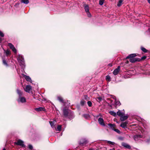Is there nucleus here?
Instances as JSON below:
<instances>
[{"label":"nucleus","instance_id":"1","mask_svg":"<svg viewBox=\"0 0 150 150\" xmlns=\"http://www.w3.org/2000/svg\"><path fill=\"white\" fill-rule=\"evenodd\" d=\"M63 114L66 117H68L70 119H72L74 117L73 112L65 108L63 109Z\"/></svg>","mask_w":150,"mask_h":150},{"label":"nucleus","instance_id":"2","mask_svg":"<svg viewBox=\"0 0 150 150\" xmlns=\"http://www.w3.org/2000/svg\"><path fill=\"white\" fill-rule=\"evenodd\" d=\"M17 60L20 66L23 67L24 66V62L23 56L20 54L18 55L17 58Z\"/></svg>","mask_w":150,"mask_h":150},{"label":"nucleus","instance_id":"3","mask_svg":"<svg viewBox=\"0 0 150 150\" xmlns=\"http://www.w3.org/2000/svg\"><path fill=\"white\" fill-rule=\"evenodd\" d=\"M88 141L86 139L82 138L81 139L79 142V144L82 146H85L87 143Z\"/></svg>","mask_w":150,"mask_h":150},{"label":"nucleus","instance_id":"4","mask_svg":"<svg viewBox=\"0 0 150 150\" xmlns=\"http://www.w3.org/2000/svg\"><path fill=\"white\" fill-rule=\"evenodd\" d=\"M15 143L17 145H20L22 147H25V146L24 144V142L23 141L21 140H18V141Z\"/></svg>","mask_w":150,"mask_h":150},{"label":"nucleus","instance_id":"5","mask_svg":"<svg viewBox=\"0 0 150 150\" xmlns=\"http://www.w3.org/2000/svg\"><path fill=\"white\" fill-rule=\"evenodd\" d=\"M140 60L139 58H131L130 59L129 61L132 63H134L137 61H139Z\"/></svg>","mask_w":150,"mask_h":150},{"label":"nucleus","instance_id":"6","mask_svg":"<svg viewBox=\"0 0 150 150\" xmlns=\"http://www.w3.org/2000/svg\"><path fill=\"white\" fill-rule=\"evenodd\" d=\"M18 102H21L22 103H25L26 102V100L25 98L23 97H19L18 100Z\"/></svg>","mask_w":150,"mask_h":150},{"label":"nucleus","instance_id":"7","mask_svg":"<svg viewBox=\"0 0 150 150\" xmlns=\"http://www.w3.org/2000/svg\"><path fill=\"white\" fill-rule=\"evenodd\" d=\"M98 122L100 125L103 126H105V125L104 123V120L102 118L100 117L98 118Z\"/></svg>","mask_w":150,"mask_h":150},{"label":"nucleus","instance_id":"8","mask_svg":"<svg viewBox=\"0 0 150 150\" xmlns=\"http://www.w3.org/2000/svg\"><path fill=\"white\" fill-rule=\"evenodd\" d=\"M120 70V67L118 66L117 68L115 69L113 71V73L114 75H117L119 72Z\"/></svg>","mask_w":150,"mask_h":150},{"label":"nucleus","instance_id":"9","mask_svg":"<svg viewBox=\"0 0 150 150\" xmlns=\"http://www.w3.org/2000/svg\"><path fill=\"white\" fill-rule=\"evenodd\" d=\"M128 124V122L126 121L124 122H122L121 123L120 126L122 128H127V125Z\"/></svg>","mask_w":150,"mask_h":150},{"label":"nucleus","instance_id":"10","mask_svg":"<svg viewBox=\"0 0 150 150\" xmlns=\"http://www.w3.org/2000/svg\"><path fill=\"white\" fill-rule=\"evenodd\" d=\"M22 75L25 77V79L27 81H29L30 82L32 83V81L30 78L29 76L25 75L23 74H22Z\"/></svg>","mask_w":150,"mask_h":150},{"label":"nucleus","instance_id":"11","mask_svg":"<svg viewBox=\"0 0 150 150\" xmlns=\"http://www.w3.org/2000/svg\"><path fill=\"white\" fill-rule=\"evenodd\" d=\"M31 89V87L30 85L26 86L25 89V91L28 93H29Z\"/></svg>","mask_w":150,"mask_h":150},{"label":"nucleus","instance_id":"12","mask_svg":"<svg viewBox=\"0 0 150 150\" xmlns=\"http://www.w3.org/2000/svg\"><path fill=\"white\" fill-rule=\"evenodd\" d=\"M50 123V125L51 127L53 128H55V124L56 122L55 120H53L52 121H50L49 122Z\"/></svg>","mask_w":150,"mask_h":150},{"label":"nucleus","instance_id":"13","mask_svg":"<svg viewBox=\"0 0 150 150\" xmlns=\"http://www.w3.org/2000/svg\"><path fill=\"white\" fill-rule=\"evenodd\" d=\"M122 145L124 147L128 149H130L131 148L130 146L127 143L125 142H122Z\"/></svg>","mask_w":150,"mask_h":150},{"label":"nucleus","instance_id":"14","mask_svg":"<svg viewBox=\"0 0 150 150\" xmlns=\"http://www.w3.org/2000/svg\"><path fill=\"white\" fill-rule=\"evenodd\" d=\"M35 110L38 112L40 111H45V109L44 107H40L35 108Z\"/></svg>","mask_w":150,"mask_h":150},{"label":"nucleus","instance_id":"15","mask_svg":"<svg viewBox=\"0 0 150 150\" xmlns=\"http://www.w3.org/2000/svg\"><path fill=\"white\" fill-rule=\"evenodd\" d=\"M136 56V55L135 54H130L129 55L127 56L126 58V59H130L131 58H134Z\"/></svg>","mask_w":150,"mask_h":150},{"label":"nucleus","instance_id":"16","mask_svg":"<svg viewBox=\"0 0 150 150\" xmlns=\"http://www.w3.org/2000/svg\"><path fill=\"white\" fill-rule=\"evenodd\" d=\"M142 137V136L141 135H136L134 137V139L135 141L138 140L139 139Z\"/></svg>","mask_w":150,"mask_h":150},{"label":"nucleus","instance_id":"17","mask_svg":"<svg viewBox=\"0 0 150 150\" xmlns=\"http://www.w3.org/2000/svg\"><path fill=\"white\" fill-rule=\"evenodd\" d=\"M128 117L127 116H121L120 118V119L121 121H124L125 120L127 119Z\"/></svg>","mask_w":150,"mask_h":150},{"label":"nucleus","instance_id":"18","mask_svg":"<svg viewBox=\"0 0 150 150\" xmlns=\"http://www.w3.org/2000/svg\"><path fill=\"white\" fill-rule=\"evenodd\" d=\"M125 113L124 112H122L120 110H119L117 112V114L119 116L121 117L125 115Z\"/></svg>","mask_w":150,"mask_h":150},{"label":"nucleus","instance_id":"19","mask_svg":"<svg viewBox=\"0 0 150 150\" xmlns=\"http://www.w3.org/2000/svg\"><path fill=\"white\" fill-rule=\"evenodd\" d=\"M108 125L110 127L112 130H113L114 129V128L115 126V124L108 123Z\"/></svg>","mask_w":150,"mask_h":150},{"label":"nucleus","instance_id":"20","mask_svg":"<svg viewBox=\"0 0 150 150\" xmlns=\"http://www.w3.org/2000/svg\"><path fill=\"white\" fill-rule=\"evenodd\" d=\"M109 113L111 115L113 116L114 117H116L117 116L116 113L113 111H110L109 112Z\"/></svg>","mask_w":150,"mask_h":150},{"label":"nucleus","instance_id":"21","mask_svg":"<svg viewBox=\"0 0 150 150\" xmlns=\"http://www.w3.org/2000/svg\"><path fill=\"white\" fill-rule=\"evenodd\" d=\"M58 100H59V101L62 103H64V100H63V98L61 97H58L57 98Z\"/></svg>","mask_w":150,"mask_h":150},{"label":"nucleus","instance_id":"22","mask_svg":"<svg viewBox=\"0 0 150 150\" xmlns=\"http://www.w3.org/2000/svg\"><path fill=\"white\" fill-rule=\"evenodd\" d=\"M113 98V99H115V104L116 105H117L118 106H120L121 104L120 102L119 101H118V100L117 101L116 100V97H114Z\"/></svg>","mask_w":150,"mask_h":150},{"label":"nucleus","instance_id":"23","mask_svg":"<svg viewBox=\"0 0 150 150\" xmlns=\"http://www.w3.org/2000/svg\"><path fill=\"white\" fill-rule=\"evenodd\" d=\"M84 9L86 12H88L89 11V7L88 5H85L84 6Z\"/></svg>","mask_w":150,"mask_h":150},{"label":"nucleus","instance_id":"24","mask_svg":"<svg viewBox=\"0 0 150 150\" xmlns=\"http://www.w3.org/2000/svg\"><path fill=\"white\" fill-rule=\"evenodd\" d=\"M123 1V0H119L117 4V6L118 7H120V6H121L122 5Z\"/></svg>","mask_w":150,"mask_h":150},{"label":"nucleus","instance_id":"25","mask_svg":"<svg viewBox=\"0 0 150 150\" xmlns=\"http://www.w3.org/2000/svg\"><path fill=\"white\" fill-rule=\"evenodd\" d=\"M21 2L22 3H23L25 4H27L29 3V1L28 0H22Z\"/></svg>","mask_w":150,"mask_h":150},{"label":"nucleus","instance_id":"26","mask_svg":"<svg viewBox=\"0 0 150 150\" xmlns=\"http://www.w3.org/2000/svg\"><path fill=\"white\" fill-rule=\"evenodd\" d=\"M17 93L19 95L20 97H21L22 95V93L21 91L19 90L18 89H17Z\"/></svg>","mask_w":150,"mask_h":150},{"label":"nucleus","instance_id":"27","mask_svg":"<svg viewBox=\"0 0 150 150\" xmlns=\"http://www.w3.org/2000/svg\"><path fill=\"white\" fill-rule=\"evenodd\" d=\"M106 79L107 81H110L111 80V78L109 75H107L106 76Z\"/></svg>","mask_w":150,"mask_h":150},{"label":"nucleus","instance_id":"28","mask_svg":"<svg viewBox=\"0 0 150 150\" xmlns=\"http://www.w3.org/2000/svg\"><path fill=\"white\" fill-rule=\"evenodd\" d=\"M141 49L144 52H146L147 51V50L145 48L143 47H141Z\"/></svg>","mask_w":150,"mask_h":150},{"label":"nucleus","instance_id":"29","mask_svg":"<svg viewBox=\"0 0 150 150\" xmlns=\"http://www.w3.org/2000/svg\"><path fill=\"white\" fill-rule=\"evenodd\" d=\"M5 52L7 56H8V55H10L11 53L10 51L8 50L5 51Z\"/></svg>","mask_w":150,"mask_h":150},{"label":"nucleus","instance_id":"30","mask_svg":"<svg viewBox=\"0 0 150 150\" xmlns=\"http://www.w3.org/2000/svg\"><path fill=\"white\" fill-rule=\"evenodd\" d=\"M106 142L108 144H111L112 145H114L115 143L114 142H112L109 141H106Z\"/></svg>","mask_w":150,"mask_h":150},{"label":"nucleus","instance_id":"31","mask_svg":"<svg viewBox=\"0 0 150 150\" xmlns=\"http://www.w3.org/2000/svg\"><path fill=\"white\" fill-rule=\"evenodd\" d=\"M96 100L100 102L102 100V98L100 97H98L96 98Z\"/></svg>","mask_w":150,"mask_h":150},{"label":"nucleus","instance_id":"32","mask_svg":"<svg viewBox=\"0 0 150 150\" xmlns=\"http://www.w3.org/2000/svg\"><path fill=\"white\" fill-rule=\"evenodd\" d=\"M62 128V126L61 125H59L57 127V129L58 131H60L61 130Z\"/></svg>","mask_w":150,"mask_h":150},{"label":"nucleus","instance_id":"33","mask_svg":"<svg viewBox=\"0 0 150 150\" xmlns=\"http://www.w3.org/2000/svg\"><path fill=\"white\" fill-rule=\"evenodd\" d=\"M8 45L11 49L14 47V46L11 43H9L8 44Z\"/></svg>","mask_w":150,"mask_h":150},{"label":"nucleus","instance_id":"34","mask_svg":"<svg viewBox=\"0 0 150 150\" xmlns=\"http://www.w3.org/2000/svg\"><path fill=\"white\" fill-rule=\"evenodd\" d=\"M104 1V0H100L99 4L101 5H102L103 4Z\"/></svg>","mask_w":150,"mask_h":150},{"label":"nucleus","instance_id":"35","mask_svg":"<svg viewBox=\"0 0 150 150\" xmlns=\"http://www.w3.org/2000/svg\"><path fill=\"white\" fill-rule=\"evenodd\" d=\"M3 63L4 65H6V66H8L7 64L6 61L5 59H3Z\"/></svg>","mask_w":150,"mask_h":150},{"label":"nucleus","instance_id":"36","mask_svg":"<svg viewBox=\"0 0 150 150\" xmlns=\"http://www.w3.org/2000/svg\"><path fill=\"white\" fill-rule=\"evenodd\" d=\"M87 104L88 105L89 107H91L92 105V103L91 101H88L87 102Z\"/></svg>","mask_w":150,"mask_h":150},{"label":"nucleus","instance_id":"37","mask_svg":"<svg viewBox=\"0 0 150 150\" xmlns=\"http://www.w3.org/2000/svg\"><path fill=\"white\" fill-rule=\"evenodd\" d=\"M13 51L14 53H16L17 52V50L14 47L13 48L11 49Z\"/></svg>","mask_w":150,"mask_h":150},{"label":"nucleus","instance_id":"38","mask_svg":"<svg viewBox=\"0 0 150 150\" xmlns=\"http://www.w3.org/2000/svg\"><path fill=\"white\" fill-rule=\"evenodd\" d=\"M85 103V102L84 101L82 100L81 101L80 104H81V105H83Z\"/></svg>","mask_w":150,"mask_h":150},{"label":"nucleus","instance_id":"39","mask_svg":"<svg viewBox=\"0 0 150 150\" xmlns=\"http://www.w3.org/2000/svg\"><path fill=\"white\" fill-rule=\"evenodd\" d=\"M113 130L118 133H120V131L118 129H114Z\"/></svg>","mask_w":150,"mask_h":150},{"label":"nucleus","instance_id":"40","mask_svg":"<svg viewBox=\"0 0 150 150\" xmlns=\"http://www.w3.org/2000/svg\"><path fill=\"white\" fill-rule=\"evenodd\" d=\"M87 13V14L88 16V17H90L91 16V14L89 12V11L88 12H86Z\"/></svg>","mask_w":150,"mask_h":150},{"label":"nucleus","instance_id":"41","mask_svg":"<svg viewBox=\"0 0 150 150\" xmlns=\"http://www.w3.org/2000/svg\"><path fill=\"white\" fill-rule=\"evenodd\" d=\"M83 116L85 118H86L87 117H89V115L87 114H84L83 115Z\"/></svg>","mask_w":150,"mask_h":150},{"label":"nucleus","instance_id":"42","mask_svg":"<svg viewBox=\"0 0 150 150\" xmlns=\"http://www.w3.org/2000/svg\"><path fill=\"white\" fill-rule=\"evenodd\" d=\"M28 148H29L30 149H33V146L32 145H28Z\"/></svg>","mask_w":150,"mask_h":150},{"label":"nucleus","instance_id":"43","mask_svg":"<svg viewBox=\"0 0 150 150\" xmlns=\"http://www.w3.org/2000/svg\"><path fill=\"white\" fill-rule=\"evenodd\" d=\"M0 35L2 37H4V35L3 33L1 31H0Z\"/></svg>","mask_w":150,"mask_h":150},{"label":"nucleus","instance_id":"44","mask_svg":"<svg viewBox=\"0 0 150 150\" xmlns=\"http://www.w3.org/2000/svg\"><path fill=\"white\" fill-rule=\"evenodd\" d=\"M146 56H143L141 58V59H142V60L145 59H146Z\"/></svg>","mask_w":150,"mask_h":150},{"label":"nucleus","instance_id":"45","mask_svg":"<svg viewBox=\"0 0 150 150\" xmlns=\"http://www.w3.org/2000/svg\"><path fill=\"white\" fill-rule=\"evenodd\" d=\"M146 142L147 143H149L150 142V138L149 139H147L146 140Z\"/></svg>","mask_w":150,"mask_h":150},{"label":"nucleus","instance_id":"46","mask_svg":"<svg viewBox=\"0 0 150 150\" xmlns=\"http://www.w3.org/2000/svg\"><path fill=\"white\" fill-rule=\"evenodd\" d=\"M108 66H109L110 67H111L112 66V65L111 63H110L108 64Z\"/></svg>","mask_w":150,"mask_h":150},{"label":"nucleus","instance_id":"47","mask_svg":"<svg viewBox=\"0 0 150 150\" xmlns=\"http://www.w3.org/2000/svg\"><path fill=\"white\" fill-rule=\"evenodd\" d=\"M1 41H2L1 38H0V43L1 42Z\"/></svg>","mask_w":150,"mask_h":150},{"label":"nucleus","instance_id":"48","mask_svg":"<svg viewBox=\"0 0 150 150\" xmlns=\"http://www.w3.org/2000/svg\"><path fill=\"white\" fill-rule=\"evenodd\" d=\"M148 2L150 4V0H148Z\"/></svg>","mask_w":150,"mask_h":150},{"label":"nucleus","instance_id":"49","mask_svg":"<svg viewBox=\"0 0 150 150\" xmlns=\"http://www.w3.org/2000/svg\"><path fill=\"white\" fill-rule=\"evenodd\" d=\"M110 150H115V149H110Z\"/></svg>","mask_w":150,"mask_h":150},{"label":"nucleus","instance_id":"50","mask_svg":"<svg viewBox=\"0 0 150 150\" xmlns=\"http://www.w3.org/2000/svg\"><path fill=\"white\" fill-rule=\"evenodd\" d=\"M85 96V98H86V97H87V96H86V95H85V96Z\"/></svg>","mask_w":150,"mask_h":150},{"label":"nucleus","instance_id":"51","mask_svg":"<svg viewBox=\"0 0 150 150\" xmlns=\"http://www.w3.org/2000/svg\"><path fill=\"white\" fill-rule=\"evenodd\" d=\"M149 31L150 32V28H149L148 29Z\"/></svg>","mask_w":150,"mask_h":150},{"label":"nucleus","instance_id":"52","mask_svg":"<svg viewBox=\"0 0 150 150\" xmlns=\"http://www.w3.org/2000/svg\"><path fill=\"white\" fill-rule=\"evenodd\" d=\"M3 150H6V149L4 148L3 149Z\"/></svg>","mask_w":150,"mask_h":150}]
</instances>
